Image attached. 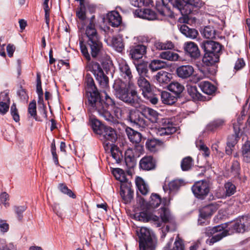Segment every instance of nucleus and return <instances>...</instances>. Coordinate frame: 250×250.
I'll return each instance as SVG.
<instances>
[{
	"instance_id": "34",
	"label": "nucleus",
	"mask_w": 250,
	"mask_h": 250,
	"mask_svg": "<svg viewBox=\"0 0 250 250\" xmlns=\"http://www.w3.org/2000/svg\"><path fill=\"white\" fill-rule=\"evenodd\" d=\"M167 89L175 96L179 98L185 89L184 86L177 82H173L169 84Z\"/></svg>"
},
{
	"instance_id": "13",
	"label": "nucleus",
	"mask_w": 250,
	"mask_h": 250,
	"mask_svg": "<svg viewBox=\"0 0 250 250\" xmlns=\"http://www.w3.org/2000/svg\"><path fill=\"white\" fill-rule=\"evenodd\" d=\"M128 120L140 127L145 128L148 125L147 122L144 119L141 110H131L128 116Z\"/></svg>"
},
{
	"instance_id": "45",
	"label": "nucleus",
	"mask_w": 250,
	"mask_h": 250,
	"mask_svg": "<svg viewBox=\"0 0 250 250\" xmlns=\"http://www.w3.org/2000/svg\"><path fill=\"white\" fill-rule=\"evenodd\" d=\"M162 209V213L160 214L161 219H160V221H161V226L162 225V223H172L173 222V217L169 210L166 208H163Z\"/></svg>"
},
{
	"instance_id": "30",
	"label": "nucleus",
	"mask_w": 250,
	"mask_h": 250,
	"mask_svg": "<svg viewBox=\"0 0 250 250\" xmlns=\"http://www.w3.org/2000/svg\"><path fill=\"white\" fill-rule=\"evenodd\" d=\"M90 123L93 131L97 134H101L102 131L106 127L94 116L90 117Z\"/></svg>"
},
{
	"instance_id": "38",
	"label": "nucleus",
	"mask_w": 250,
	"mask_h": 250,
	"mask_svg": "<svg viewBox=\"0 0 250 250\" xmlns=\"http://www.w3.org/2000/svg\"><path fill=\"white\" fill-rule=\"evenodd\" d=\"M162 102L167 104L172 105L174 104L177 100V97L172 95V94L167 92L163 91L161 95Z\"/></svg>"
},
{
	"instance_id": "1",
	"label": "nucleus",
	"mask_w": 250,
	"mask_h": 250,
	"mask_svg": "<svg viewBox=\"0 0 250 250\" xmlns=\"http://www.w3.org/2000/svg\"><path fill=\"white\" fill-rule=\"evenodd\" d=\"M118 104L116 103L114 99L111 98L106 94L105 101L102 100L97 105L91 110V111H97L101 117L110 124H116L118 121L116 117L111 113L114 110L115 116L119 118L122 116V109L118 106Z\"/></svg>"
},
{
	"instance_id": "12",
	"label": "nucleus",
	"mask_w": 250,
	"mask_h": 250,
	"mask_svg": "<svg viewBox=\"0 0 250 250\" xmlns=\"http://www.w3.org/2000/svg\"><path fill=\"white\" fill-rule=\"evenodd\" d=\"M135 218L140 221L143 222L153 223L156 227H161V221L160 218L147 211H142L139 213H136L134 215Z\"/></svg>"
},
{
	"instance_id": "9",
	"label": "nucleus",
	"mask_w": 250,
	"mask_h": 250,
	"mask_svg": "<svg viewBox=\"0 0 250 250\" xmlns=\"http://www.w3.org/2000/svg\"><path fill=\"white\" fill-rule=\"evenodd\" d=\"M194 196L199 200H204L210 191L209 183L204 180L196 182L191 187Z\"/></svg>"
},
{
	"instance_id": "57",
	"label": "nucleus",
	"mask_w": 250,
	"mask_h": 250,
	"mask_svg": "<svg viewBox=\"0 0 250 250\" xmlns=\"http://www.w3.org/2000/svg\"><path fill=\"white\" fill-rule=\"evenodd\" d=\"M226 196L229 197L236 192V187L231 182H227L224 185Z\"/></svg>"
},
{
	"instance_id": "41",
	"label": "nucleus",
	"mask_w": 250,
	"mask_h": 250,
	"mask_svg": "<svg viewBox=\"0 0 250 250\" xmlns=\"http://www.w3.org/2000/svg\"><path fill=\"white\" fill-rule=\"evenodd\" d=\"M179 57L177 53L171 51H163L160 54V57L161 59L170 61H178Z\"/></svg>"
},
{
	"instance_id": "58",
	"label": "nucleus",
	"mask_w": 250,
	"mask_h": 250,
	"mask_svg": "<svg viewBox=\"0 0 250 250\" xmlns=\"http://www.w3.org/2000/svg\"><path fill=\"white\" fill-rule=\"evenodd\" d=\"M155 46L157 49L159 50L172 49L174 47L173 43L170 41H167L166 42H156Z\"/></svg>"
},
{
	"instance_id": "37",
	"label": "nucleus",
	"mask_w": 250,
	"mask_h": 250,
	"mask_svg": "<svg viewBox=\"0 0 250 250\" xmlns=\"http://www.w3.org/2000/svg\"><path fill=\"white\" fill-rule=\"evenodd\" d=\"M212 214L211 209L209 207H205L200 210L199 216L198 220V224L202 225L205 220L210 217Z\"/></svg>"
},
{
	"instance_id": "33",
	"label": "nucleus",
	"mask_w": 250,
	"mask_h": 250,
	"mask_svg": "<svg viewBox=\"0 0 250 250\" xmlns=\"http://www.w3.org/2000/svg\"><path fill=\"white\" fill-rule=\"evenodd\" d=\"M125 162L128 169L127 172L129 173V170L134 168L136 166V160L131 151H127L125 152Z\"/></svg>"
},
{
	"instance_id": "7",
	"label": "nucleus",
	"mask_w": 250,
	"mask_h": 250,
	"mask_svg": "<svg viewBox=\"0 0 250 250\" xmlns=\"http://www.w3.org/2000/svg\"><path fill=\"white\" fill-rule=\"evenodd\" d=\"M87 68L88 71L93 74L101 87L106 88L108 86L109 79L98 62L94 61L89 62L87 64Z\"/></svg>"
},
{
	"instance_id": "35",
	"label": "nucleus",
	"mask_w": 250,
	"mask_h": 250,
	"mask_svg": "<svg viewBox=\"0 0 250 250\" xmlns=\"http://www.w3.org/2000/svg\"><path fill=\"white\" fill-rule=\"evenodd\" d=\"M119 69L121 75L125 79L130 81L132 78V72L130 67L125 62L119 64Z\"/></svg>"
},
{
	"instance_id": "17",
	"label": "nucleus",
	"mask_w": 250,
	"mask_h": 250,
	"mask_svg": "<svg viewBox=\"0 0 250 250\" xmlns=\"http://www.w3.org/2000/svg\"><path fill=\"white\" fill-rule=\"evenodd\" d=\"M184 50L186 54L191 59L196 60L200 56V51L196 43L192 42L185 43Z\"/></svg>"
},
{
	"instance_id": "61",
	"label": "nucleus",
	"mask_w": 250,
	"mask_h": 250,
	"mask_svg": "<svg viewBox=\"0 0 250 250\" xmlns=\"http://www.w3.org/2000/svg\"><path fill=\"white\" fill-rule=\"evenodd\" d=\"M0 250H17V247L13 243L6 244L4 240L0 239Z\"/></svg>"
},
{
	"instance_id": "60",
	"label": "nucleus",
	"mask_w": 250,
	"mask_h": 250,
	"mask_svg": "<svg viewBox=\"0 0 250 250\" xmlns=\"http://www.w3.org/2000/svg\"><path fill=\"white\" fill-rule=\"evenodd\" d=\"M95 26V23H88L85 29L86 37L99 35Z\"/></svg>"
},
{
	"instance_id": "18",
	"label": "nucleus",
	"mask_w": 250,
	"mask_h": 250,
	"mask_svg": "<svg viewBox=\"0 0 250 250\" xmlns=\"http://www.w3.org/2000/svg\"><path fill=\"white\" fill-rule=\"evenodd\" d=\"M162 125V127L159 128L157 133L160 136L172 134L177 130L176 127L170 122L169 119H163Z\"/></svg>"
},
{
	"instance_id": "20",
	"label": "nucleus",
	"mask_w": 250,
	"mask_h": 250,
	"mask_svg": "<svg viewBox=\"0 0 250 250\" xmlns=\"http://www.w3.org/2000/svg\"><path fill=\"white\" fill-rule=\"evenodd\" d=\"M171 78V73L164 71H159L155 76L157 82L163 88L168 87Z\"/></svg>"
},
{
	"instance_id": "5",
	"label": "nucleus",
	"mask_w": 250,
	"mask_h": 250,
	"mask_svg": "<svg viewBox=\"0 0 250 250\" xmlns=\"http://www.w3.org/2000/svg\"><path fill=\"white\" fill-rule=\"evenodd\" d=\"M136 234L140 250H155L156 241L151 230L146 227L137 228Z\"/></svg>"
},
{
	"instance_id": "43",
	"label": "nucleus",
	"mask_w": 250,
	"mask_h": 250,
	"mask_svg": "<svg viewBox=\"0 0 250 250\" xmlns=\"http://www.w3.org/2000/svg\"><path fill=\"white\" fill-rule=\"evenodd\" d=\"M162 202L160 195L157 193H152L150 196V200L148 203V208H155L159 206Z\"/></svg>"
},
{
	"instance_id": "25",
	"label": "nucleus",
	"mask_w": 250,
	"mask_h": 250,
	"mask_svg": "<svg viewBox=\"0 0 250 250\" xmlns=\"http://www.w3.org/2000/svg\"><path fill=\"white\" fill-rule=\"evenodd\" d=\"M219 53L209 52V54L204 53L202 59L203 63L207 66H211L218 62L219 61Z\"/></svg>"
},
{
	"instance_id": "16",
	"label": "nucleus",
	"mask_w": 250,
	"mask_h": 250,
	"mask_svg": "<svg viewBox=\"0 0 250 250\" xmlns=\"http://www.w3.org/2000/svg\"><path fill=\"white\" fill-rule=\"evenodd\" d=\"M201 47L205 53L209 54V52L216 53L220 52L222 45L217 42L211 40H206L201 43Z\"/></svg>"
},
{
	"instance_id": "44",
	"label": "nucleus",
	"mask_w": 250,
	"mask_h": 250,
	"mask_svg": "<svg viewBox=\"0 0 250 250\" xmlns=\"http://www.w3.org/2000/svg\"><path fill=\"white\" fill-rule=\"evenodd\" d=\"M243 160L246 163H250V142L246 141L242 147Z\"/></svg>"
},
{
	"instance_id": "49",
	"label": "nucleus",
	"mask_w": 250,
	"mask_h": 250,
	"mask_svg": "<svg viewBox=\"0 0 250 250\" xmlns=\"http://www.w3.org/2000/svg\"><path fill=\"white\" fill-rule=\"evenodd\" d=\"M136 185L140 192L143 195H146L148 191V186L146 184L143 179L138 177L136 179Z\"/></svg>"
},
{
	"instance_id": "19",
	"label": "nucleus",
	"mask_w": 250,
	"mask_h": 250,
	"mask_svg": "<svg viewBox=\"0 0 250 250\" xmlns=\"http://www.w3.org/2000/svg\"><path fill=\"white\" fill-rule=\"evenodd\" d=\"M141 110L143 117L148 119L150 122L156 123L158 122L160 114L156 110L146 106L141 107Z\"/></svg>"
},
{
	"instance_id": "62",
	"label": "nucleus",
	"mask_w": 250,
	"mask_h": 250,
	"mask_svg": "<svg viewBox=\"0 0 250 250\" xmlns=\"http://www.w3.org/2000/svg\"><path fill=\"white\" fill-rule=\"evenodd\" d=\"M247 232L250 231V215L247 214L239 216Z\"/></svg>"
},
{
	"instance_id": "51",
	"label": "nucleus",
	"mask_w": 250,
	"mask_h": 250,
	"mask_svg": "<svg viewBox=\"0 0 250 250\" xmlns=\"http://www.w3.org/2000/svg\"><path fill=\"white\" fill-rule=\"evenodd\" d=\"M58 188L63 194L67 195L73 199L76 198L75 193L66 186L65 183H59L58 185Z\"/></svg>"
},
{
	"instance_id": "8",
	"label": "nucleus",
	"mask_w": 250,
	"mask_h": 250,
	"mask_svg": "<svg viewBox=\"0 0 250 250\" xmlns=\"http://www.w3.org/2000/svg\"><path fill=\"white\" fill-rule=\"evenodd\" d=\"M227 227L226 224H222L212 228H207L205 232L206 235L208 237L212 236L210 239V243L214 244L229 234V231L225 229Z\"/></svg>"
},
{
	"instance_id": "48",
	"label": "nucleus",
	"mask_w": 250,
	"mask_h": 250,
	"mask_svg": "<svg viewBox=\"0 0 250 250\" xmlns=\"http://www.w3.org/2000/svg\"><path fill=\"white\" fill-rule=\"evenodd\" d=\"M194 161L190 156L183 158L181 163V167L183 171H188L193 166Z\"/></svg>"
},
{
	"instance_id": "46",
	"label": "nucleus",
	"mask_w": 250,
	"mask_h": 250,
	"mask_svg": "<svg viewBox=\"0 0 250 250\" xmlns=\"http://www.w3.org/2000/svg\"><path fill=\"white\" fill-rule=\"evenodd\" d=\"M234 134L229 136L228 138L227 145H230L231 147H234L240 139L239 129L237 130L235 126H233Z\"/></svg>"
},
{
	"instance_id": "24",
	"label": "nucleus",
	"mask_w": 250,
	"mask_h": 250,
	"mask_svg": "<svg viewBox=\"0 0 250 250\" xmlns=\"http://www.w3.org/2000/svg\"><path fill=\"white\" fill-rule=\"evenodd\" d=\"M163 142L155 138H149L146 142L147 149L151 152H156L163 146Z\"/></svg>"
},
{
	"instance_id": "42",
	"label": "nucleus",
	"mask_w": 250,
	"mask_h": 250,
	"mask_svg": "<svg viewBox=\"0 0 250 250\" xmlns=\"http://www.w3.org/2000/svg\"><path fill=\"white\" fill-rule=\"evenodd\" d=\"M135 66L140 77H149L147 63L143 62L135 64Z\"/></svg>"
},
{
	"instance_id": "4",
	"label": "nucleus",
	"mask_w": 250,
	"mask_h": 250,
	"mask_svg": "<svg viewBox=\"0 0 250 250\" xmlns=\"http://www.w3.org/2000/svg\"><path fill=\"white\" fill-rule=\"evenodd\" d=\"M174 4L173 8L179 11L184 17L183 22L188 23L191 19L192 14H196L201 8L204 3L201 0H177Z\"/></svg>"
},
{
	"instance_id": "15",
	"label": "nucleus",
	"mask_w": 250,
	"mask_h": 250,
	"mask_svg": "<svg viewBox=\"0 0 250 250\" xmlns=\"http://www.w3.org/2000/svg\"><path fill=\"white\" fill-rule=\"evenodd\" d=\"M157 167V161L151 156H145L139 162V167L144 171L154 170Z\"/></svg>"
},
{
	"instance_id": "55",
	"label": "nucleus",
	"mask_w": 250,
	"mask_h": 250,
	"mask_svg": "<svg viewBox=\"0 0 250 250\" xmlns=\"http://www.w3.org/2000/svg\"><path fill=\"white\" fill-rule=\"evenodd\" d=\"M37 106L36 102L35 100L31 102L28 107V113L30 116L33 117L36 121H39L37 114Z\"/></svg>"
},
{
	"instance_id": "3",
	"label": "nucleus",
	"mask_w": 250,
	"mask_h": 250,
	"mask_svg": "<svg viewBox=\"0 0 250 250\" xmlns=\"http://www.w3.org/2000/svg\"><path fill=\"white\" fill-rule=\"evenodd\" d=\"M85 41L80 42L81 51L88 62L91 57L99 59L103 55V45L99 35L86 37Z\"/></svg>"
},
{
	"instance_id": "63",
	"label": "nucleus",
	"mask_w": 250,
	"mask_h": 250,
	"mask_svg": "<svg viewBox=\"0 0 250 250\" xmlns=\"http://www.w3.org/2000/svg\"><path fill=\"white\" fill-rule=\"evenodd\" d=\"M26 208L27 207L26 206H15L14 207L15 212L17 214V218L19 221H21L22 219V213L25 211Z\"/></svg>"
},
{
	"instance_id": "6",
	"label": "nucleus",
	"mask_w": 250,
	"mask_h": 250,
	"mask_svg": "<svg viewBox=\"0 0 250 250\" xmlns=\"http://www.w3.org/2000/svg\"><path fill=\"white\" fill-rule=\"evenodd\" d=\"M85 82L86 84V96L87 100L85 102L90 110L93 109L102 99L101 94L98 91L94 81L89 74L85 76Z\"/></svg>"
},
{
	"instance_id": "59",
	"label": "nucleus",
	"mask_w": 250,
	"mask_h": 250,
	"mask_svg": "<svg viewBox=\"0 0 250 250\" xmlns=\"http://www.w3.org/2000/svg\"><path fill=\"white\" fill-rule=\"evenodd\" d=\"M103 69L105 70L106 74L110 70L111 67L112 66V61L109 58L108 56H106L101 61Z\"/></svg>"
},
{
	"instance_id": "23",
	"label": "nucleus",
	"mask_w": 250,
	"mask_h": 250,
	"mask_svg": "<svg viewBox=\"0 0 250 250\" xmlns=\"http://www.w3.org/2000/svg\"><path fill=\"white\" fill-rule=\"evenodd\" d=\"M176 72L179 77L186 79L192 76L194 72V68L190 65H181L177 68Z\"/></svg>"
},
{
	"instance_id": "26",
	"label": "nucleus",
	"mask_w": 250,
	"mask_h": 250,
	"mask_svg": "<svg viewBox=\"0 0 250 250\" xmlns=\"http://www.w3.org/2000/svg\"><path fill=\"white\" fill-rule=\"evenodd\" d=\"M125 131L128 139L131 143L137 144L141 142L142 139L141 133L129 127H127Z\"/></svg>"
},
{
	"instance_id": "14",
	"label": "nucleus",
	"mask_w": 250,
	"mask_h": 250,
	"mask_svg": "<svg viewBox=\"0 0 250 250\" xmlns=\"http://www.w3.org/2000/svg\"><path fill=\"white\" fill-rule=\"evenodd\" d=\"M130 182H126L121 184L120 195L125 203H129L133 197V190Z\"/></svg>"
},
{
	"instance_id": "40",
	"label": "nucleus",
	"mask_w": 250,
	"mask_h": 250,
	"mask_svg": "<svg viewBox=\"0 0 250 250\" xmlns=\"http://www.w3.org/2000/svg\"><path fill=\"white\" fill-rule=\"evenodd\" d=\"M186 185L185 182L182 179H175L168 183V188L170 192L178 191L181 187Z\"/></svg>"
},
{
	"instance_id": "31",
	"label": "nucleus",
	"mask_w": 250,
	"mask_h": 250,
	"mask_svg": "<svg viewBox=\"0 0 250 250\" xmlns=\"http://www.w3.org/2000/svg\"><path fill=\"white\" fill-rule=\"evenodd\" d=\"M180 31L186 37L191 39H195L198 35L197 30L189 28L186 24H183L180 26Z\"/></svg>"
},
{
	"instance_id": "36",
	"label": "nucleus",
	"mask_w": 250,
	"mask_h": 250,
	"mask_svg": "<svg viewBox=\"0 0 250 250\" xmlns=\"http://www.w3.org/2000/svg\"><path fill=\"white\" fill-rule=\"evenodd\" d=\"M230 229L233 231V232L237 233H244L247 232L239 217H238L232 222Z\"/></svg>"
},
{
	"instance_id": "11",
	"label": "nucleus",
	"mask_w": 250,
	"mask_h": 250,
	"mask_svg": "<svg viewBox=\"0 0 250 250\" xmlns=\"http://www.w3.org/2000/svg\"><path fill=\"white\" fill-rule=\"evenodd\" d=\"M96 9L97 6L95 4L84 1L83 7H81L80 5L78 7L76 11V16L81 21H84L86 19V11L93 14L95 13Z\"/></svg>"
},
{
	"instance_id": "28",
	"label": "nucleus",
	"mask_w": 250,
	"mask_h": 250,
	"mask_svg": "<svg viewBox=\"0 0 250 250\" xmlns=\"http://www.w3.org/2000/svg\"><path fill=\"white\" fill-rule=\"evenodd\" d=\"M225 121L223 119L218 118L210 122L206 126L208 131L214 132L221 129L225 125Z\"/></svg>"
},
{
	"instance_id": "52",
	"label": "nucleus",
	"mask_w": 250,
	"mask_h": 250,
	"mask_svg": "<svg viewBox=\"0 0 250 250\" xmlns=\"http://www.w3.org/2000/svg\"><path fill=\"white\" fill-rule=\"evenodd\" d=\"M137 84L142 91L148 90V88L152 87L150 83L145 77H139L137 80Z\"/></svg>"
},
{
	"instance_id": "2",
	"label": "nucleus",
	"mask_w": 250,
	"mask_h": 250,
	"mask_svg": "<svg viewBox=\"0 0 250 250\" xmlns=\"http://www.w3.org/2000/svg\"><path fill=\"white\" fill-rule=\"evenodd\" d=\"M113 93L116 98L132 106L140 104L141 98L135 89L130 90L126 83L121 80L115 81L113 85Z\"/></svg>"
},
{
	"instance_id": "47",
	"label": "nucleus",
	"mask_w": 250,
	"mask_h": 250,
	"mask_svg": "<svg viewBox=\"0 0 250 250\" xmlns=\"http://www.w3.org/2000/svg\"><path fill=\"white\" fill-rule=\"evenodd\" d=\"M144 97L153 104H156L158 102V98L155 96L152 92V87L148 89V90L142 91Z\"/></svg>"
},
{
	"instance_id": "64",
	"label": "nucleus",
	"mask_w": 250,
	"mask_h": 250,
	"mask_svg": "<svg viewBox=\"0 0 250 250\" xmlns=\"http://www.w3.org/2000/svg\"><path fill=\"white\" fill-rule=\"evenodd\" d=\"M10 113L13 117V120L16 122H18L20 121V116L18 109L16 107V104L15 103H13L11 106Z\"/></svg>"
},
{
	"instance_id": "54",
	"label": "nucleus",
	"mask_w": 250,
	"mask_h": 250,
	"mask_svg": "<svg viewBox=\"0 0 250 250\" xmlns=\"http://www.w3.org/2000/svg\"><path fill=\"white\" fill-rule=\"evenodd\" d=\"M111 153L112 157L116 160V163H120L121 162L123 155L122 152L119 150L115 145L111 146Z\"/></svg>"
},
{
	"instance_id": "29",
	"label": "nucleus",
	"mask_w": 250,
	"mask_h": 250,
	"mask_svg": "<svg viewBox=\"0 0 250 250\" xmlns=\"http://www.w3.org/2000/svg\"><path fill=\"white\" fill-rule=\"evenodd\" d=\"M109 24L114 27H118L122 22V18L118 12H112L107 15Z\"/></svg>"
},
{
	"instance_id": "56",
	"label": "nucleus",
	"mask_w": 250,
	"mask_h": 250,
	"mask_svg": "<svg viewBox=\"0 0 250 250\" xmlns=\"http://www.w3.org/2000/svg\"><path fill=\"white\" fill-rule=\"evenodd\" d=\"M202 34L207 39L215 38V30L213 27L209 26L205 27Z\"/></svg>"
},
{
	"instance_id": "21",
	"label": "nucleus",
	"mask_w": 250,
	"mask_h": 250,
	"mask_svg": "<svg viewBox=\"0 0 250 250\" xmlns=\"http://www.w3.org/2000/svg\"><path fill=\"white\" fill-rule=\"evenodd\" d=\"M134 13L137 17L149 21H153L157 18L156 13L150 9H136Z\"/></svg>"
},
{
	"instance_id": "27",
	"label": "nucleus",
	"mask_w": 250,
	"mask_h": 250,
	"mask_svg": "<svg viewBox=\"0 0 250 250\" xmlns=\"http://www.w3.org/2000/svg\"><path fill=\"white\" fill-rule=\"evenodd\" d=\"M198 85L203 92L208 95H213L217 90V87L208 81L201 82Z\"/></svg>"
},
{
	"instance_id": "10",
	"label": "nucleus",
	"mask_w": 250,
	"mask_h": 250,
	"mask_svg": "<svg viewBox=\"0 0 250 250\" xmlns=\"http://www.w3.org/2000/svg\"><path fill=\"white\" fill-rule=\"evenodd\" d=\"M100 135L103 137V145L104 147L113 146L118 137L115 129L110 126H106Z\"/></svg>"
},
{
	"instance_id": "39",
	"label": "nucleus",
	"mask_w": 250,
	"mask_h": 250,
	"mask_svg": "<svg viewBox=\"0 0 250 250\" xmlns=\"http://www.w3.org/2000/svg\"><path fill=\"white\" fill-rule=\"evenodd\" d=\"M112 44L113 47L118 52H122L124 49L123 39L121 36H114L112 39Z\"/></svg>"
},
{
	"instance_id": "53",
	"label": "nucleus",
	"mask_w": 250,
	"mask_h": 250,
	"mask_svg": "<svg viewBox=\"0 0 250 250\" xmlns=\"http://www.w3.org/2000/svg\"><path fill=\"white\" fill-rule=\"evenodd\" d=\"M112 172L116 179L120 181L121 183L128 182L127 179L125 177V172L122 169L120 168H115L113 170Z\"/></svg>"
},
{
	"instance_id": "22",
	"label": "nucleus",
	"mask_w": 250,
	"mask_h": 250,
	"mask_svg": "<svg viewBox=\"0 0 250 250\" xmlns=\"http://www.w3.org/2000/svg\"><path fill=\"white\" fill-rule=\"evenodd\" d=\"M146 47L143 44L133 46L130 50L129 55L133 60H138L142 58L146 53Z\"/></svg>"
},
{
	"instance_id": "50",
	"label": "nucleus",
	"mask_w": 250,
	"mask_h": 250,
	"mask_svg": "<svg viewBox=\"0 0 250 250\" xmlns=\"http://www.w3.org/2000/svg\"><path fill=\"white\" fill-rule=\"evenodd\" d=\"M166 63L161 60H154L149 64V68L152 71H156L165 67Z\"/></svg>"
},
{
	"instance_id": "32",
	"label": "nucleus",
	"mask_w": 250,
	"mask_h": 250,
	"mask_svg": "<svg viewBox=\"0 0 250 250\" xmlns=\"http://www.w3.org/2000/svg\"><path fill=\"white\" fill-rule=\"evenodd\" d=\"M188 94L196 101H205L206 97L199 93L196 85H189L187 87Z\"/></svg>"
}]
</instances>
